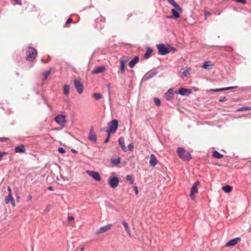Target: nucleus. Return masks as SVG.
<instances>
[{
    "mask_svg": "<svg viewBox=\"0 0 251 251\" xmlns=\"http://www.w3.org/2000/svg\"><path fill=\"white\" fill-rule=\"evenodd\" d=\"M70 86L69 85L65 84L63 86V93L66 96H68L69 94Z\"/></svg>",
    "mask_w": 251,
    "mask_h": 251,
    "instance_id": "obj_29",
    "label": "nucleus"
},
{
    "mask_svg": "<svg viewBox=\"0 0 251 251\" xmlns=\"http://www.w3.org/2000/svg\"><path fill=\"white\" fill-rule=\"evenodd\" d=\"M88 139L91 142L96 143L97 141V137L94 130L93 126L90 127L89 133L88 136Z\"/></svg>",
    "mask_w": 251,
    "mask_h": 251,
    "instance_id": "obj_9",
    "label": "nucleus"
},
{
    "mask_svg": "<svg viewBox=\"0 0 251 251\" xmlns=\"http://www.w3.org/2000/svg\"><path fill=\"white\" fill-rule=\"evenodd\" d=\"M74 217L72 216H68V220L69 222L72 221L74 220Z\"/></svg>",
    "mask_w": 251,
    "mask_h": 251,
    "instance_id": "obj_51",
    "label": "nucleus"
},
{
    "mask_svg": "<svg viewBox=\"0 0 251 251\" xmlns=\"http://www.w3.org/2000/svg\"><path fill=\"white\" fill-rule=\"evenodd\" d=\"M235 1L239 3H241L242 4H246L247 1L246 0H234Z\"/></svg>",
    "mask_w": 251,
    "mask_h": 251,
    "instance_id": "obj_44",
    "label": "nucleus"
},
{
    "mask_svg": "<svg viewBox=\"0 0 251 251\" xmlns=\"http://www.w3.org/2000/svg\"><path fill=\"white\" fill-rule=\"evenodd\" d=\"M126 60L122 59L120 61V70L122 74L125 73Z\"/></svg>",
    "mask_w": 251,
    "mask_h": 251,
    "instance_id": "obj_28",
    "label": "nucleus"
},
{
    "mask_svg": "<svg viewBox=\"0 0 251 251\" xmlns=\"http://www.w3.org/2000/svg\"><path fill=\"white\" fill-rule=\"evenodd\" d=\"M84 250V248L82 247L80 249L81 251H83Z\"/></svg>",
    "mask_w": 251,
    "mask_h": 251,
    "instance_id": "obj_62",
    "label": "nucleus"
},
{
    "mask_svg": "<svg viewBox=\"0 0 251 251\" xmlns=\"http://www.w3.org/2000/svg\"><path fill=\"white\" fill-rule=\"evenodd\" d=\"M118 142L119 145L121 146L122 150L124 152H126L127 150L126 148V147L125 145V139L123 137H120L118 139Z\"/></svg>",
    "mask_w": 251,
    "mask_h": 251,
    "instance_id": "obj_16",
    "label": "nucleus"
},
{
    "mask_svg": "<svg viewBox=\"0 0 251 251\" xmlns=\"http://www.w3.org/2000/svg\"><path fill=\"white\" fill-rule=\"evenodd\" d=\"M133 189L134 190L135 194L136 195L138 194V190L137 187L136 186H133Z\"/></svg>",
    "mask_w": 251,
    "mask_h": 251,
    "instance_id": "obj_47",
    "label": "nucleus"
},
{
    "mask_svg": "<svg viewBox=\"0 0 251 251\" xmlns=\"http://www.w3.org/2000/svg\"><path fill=\"white\" fill-rule=\"evenodd\" d=\"M107 137L106 138V139H105V140L104 141V144H106L107 143H108L110 140V133L109 132H107Z\"/></svg>",
    "mask_w": 251,
    "mask_h": 251,
    "instance_id": "obj_39",
    "label": "nucleus"
},
{
    "mask_svg": "<svg viewBox=\"0 0 251 251\" xmlns=\"http://www.w3.org/2000/svg\"><path fill=\"white\" fill-rule=\"evenodd\" d=\"M223 190L226 193H229L230 192H231L232 190V187L229 185H226L225 186H224L222 187Z\"/></svg>",
    "mask_w": 251,
    "mask_h": 251,
    "instance_id": "obj_30",
    "label": "nucleus"
},
{
    "mask_svg": "<svg viewBox=\"0 0 251 251\" xmlns=\"http://www.w3.org/2000/svg\"><path fill=\"white\" fill-rule=\"evenodd\" d=\"M190 71V68L185 70L184 71H183L182 72L181 76L182 77H186V76H187Z\"/></svg>",
    "mask_w": 251,
    "mask_h": 251,
    "instance_id": "obj_34",
    "label": "nucleus"
},
{
    "mask_svg": "<svg viewBox=\"0 0 251 251\" xmlns=\"http://www.w3.org/2000/svg\"><path fill=\"white\" fill-rule=\"evenodd\" d=\"M127 148H128L127 151H132L134 149V145L132 143H130L128 145Z\"/></svg>",
    "mask_w": 251,
    "mask_h": 251,
    "instance_id": "obj_42",
    "label": "nucleus"
},
{
    "mask_svg": "<svg viewBox=\"0 0 251 251\" xmlns=\"http://www.w3.org/2000/svg\"><path fill=\"white\" fill-rule=\"evenodd\" d=\"M32 196L31 195H28L27 197V201H30L32 200Z\"/></svg>",
    "mask_w": 251,
    "mask_h": 251,
    "instance_id": "obj_56",
    "label": "nucleus"
},
{
    "mask_svg": "<svg viewBox=\"0 0 251 251\" xmlns=\"http://www.w3.org/2000/svg\"><path fill=\"white\" fill-rule=\"evenodd\" d=\"M122 225L124 226L125 231L126 232L127 235L128 236H130V235H131L130 229L129 227L128 224L125 221H123L122 222Z\"/></svg>",
    "mask_w": 251,
    "mask_h": 251,
    "instance_id": "obj_24",
    "label": "nucleus"
},
{
    "mask_svg": "<svg viewBox=\"0 0 251 251\" xmlns=\"http://www.w3.org/2000/svg\"><path fill=\"white\" fill-rule=\"evenodd\" d=\"M119 181L120 179L117 176H110L108 177V184L112 188H116L119 183Z\"/></svg>",
    "mask_w": 251,
    "mask_h": 251,
    "instance_id": "obj_5",
    "label": "nucleus"
},
{
    "mask_svg": "<svg viewBox=\"0 0 251 251\" xmlns=\"http://www.w3.org/2000/svg\"><path fill=\"white\" fill-rule=\"evenodd\" d=\"M73 22V20L71 18H69L67 20L66 22V25H68L70 23H72Z\"/></svg>",
    "mask_w": 251,
    "mask_h": 251,
    "instance_id": "obj_49",
    "label": "nucleus"
},
{
    "mask_svg": "<svg viewBox=\"0 0 251 251\" xmlns=\"http://www.w3.org/2000/svg\"><path fill=\"white\" fill-rule=\"evenodd\" d=\"M175 93L182 96H188L192 93V91L190 89L181 87L175 91Z\"/></svg>",
    "mask_w": 251,
    "mask_h": 251,
    "instance_id": "obj_6",
    "label": "nucleus"
},
{
    "mask_svg": "<svg viewBox=\"0 0 251 251\" xmlns=\"http://www.w3.org/2000/svg\"><path fill=\"white\" fill-rule=\"evenodd\" d=\"M50 73V69L44 72V76L45 79H47L48 78Z\"/></svg>",
    "mask_w": 251,
    "mask_h": 251,
    "instance_id": "obj_41",
    "label": "nucleus"
},
{
    "mask_svg": "<svg viewBox=\"0 0 251 251\" xmlns=\"http://www.w3.org/2000/svg\"><path fill=\"white\" fill-rule=\"evenodd\" d=\"M86 173L96 181H100L101 178L99 173L93 171H87Z\"/></svg>",
    "mask_w": 251,
    "mask_h": 251,
    "instance_id": "obj_8",
    "label": "nucleus"
},
{
    "mask_svg": "<svg viewBox=\"0 0 251 251\" xmlns=\"http://www.w3.org/2000/svg\"><path fill=\"white\" fill-rule=\"evenodd\" d=\"M200 184V182L199 181H196L193 185H195L196 187H198V186Z\"/></svg>",
    "mask_w": 251,
    "mask_h": 251,
    "instance_id": "obj_53",
    "label": "nucleus"
},
{
    "mask_svg": "<svg viewBox=\"0 0 251 251\" xmlns=\"http://www.w3.org/2000/svg\"><path fill=\"white\" fill-rule=\"evenodd\" d=\"M149 163L150 165L153 167L155 166L157 164V160L154 154H151V155Z\"/></svg>",
    "mask_w": 251,
    "mask_h": 251,
    "instance_id": "obj_19",
    "label": "nucleus"
},
{
    "mask_svg": "<svg viewBox=\"0 0 251 251\" xmlns=\"http://www.w3.org/2000/svg\"><path fill=\"white\" fill-rule=\"evenodd\" d=\"M15 1L18 5H22V2L21 0H13Z\"/></svg>",
    "mask_w": 251,
    "mask_h": 251,
    "instance_id": "obj_48",
    "label": "nucleus"
},
{
    "mask_svg": "<svg viewBox=\"0 0 251 251\" xmlns=\"http://www.w3.org/2000/svg\"><path fill=\"white\" fill-rule=\"evenodd\" d=\"M7 154V152H1V151H0V161H1L2 160V157L5 155V154Z\"/></svg>",
    "mask_w": 251,
    "mask_h": 251,
    "instance_id": "obj_46",
    "label": "nucleus"
},
{
    "mask_svg": "<svg viewBox=\"0 0 251 251\" xmlns=\"http://www.w3.org/2000/svg\"><path fill=\"white\" fill-rule=\"evenodd\" d=\"M171 12L172 13V16H174V18L177 19L180 17L179 12H180L177 10L175 7L172 9Z\"/></svg>",
    "mask_w": 251,
    "mask_h": 251,
    "instance_id": "obj_22",
    "label": "nucleus"
},
{
    "mask_svg": "<svg viewBox=\"0 0 251 251\" xmlns=\"http://www.w3.org/2000/svg\"><path fill=\"white\" fill-rule=\"evenodd\" d=\"M126 178L129 181L131 184H133L134 183V180L132 178L130 175H127L126 176Z\"/></svg>",
    "mask_w": 251,
    "mask_h": 251,
    "instance_id": "obj_32",
    "label": "nucleus"
},
{
    "mask_svg": "<svg viewBox=\"0 0 251 251\" xmlns=\"http://www.w3.org/2000/svg\"><path fill=\"white\" fill-rule=\"evenodd\" d=\"M226 100H227V99L226 98V97H222L219 99V101L220 102H225V101H226Z\"/></svg>",
    "mask_w": 251,
    "mask_h": 251,
    "instance_id": "obj_45",
    "label": "nucleus"
},
{
    "mask_svg": "<svg viewBox=\"0 0 251 251\" xmlns=\"http://www.w3.org/2000/svg\"><path fill=\"white\" fill-rule=\"evenodd\" d=\"M7 190L8 191L9 194H12V190L9 186L8 187Z\"/></svg>",
    "mask_w": 251,
    "mask_h": 251,
    "instance_id": "obj_57",
    "label": "nucleus"
},
{
    "mask_svg": "<svg viewBox=\"0 0 251 251\" xmlns=\"http://www.w3.org/2000/svg\"><path fill=\"white\" fill-rule=\"evenodd\" d=\"M212 66H213V64L211 63V62L210 61L207 60L203 62L201 67L204 69H208V67Z\"/></svg>",
    "mask_w": 251,
    "mask_h": 251,
    "instance_id": "obj_27",
    "label": "nucleus"
},
{
    "mask_svg": "<svg viewBox=\"0 0 251 251\" xmlns=\"http://www.w3.org/2000/svg\"><path fill=\"white\" fill-rule=\"evenodd\" d=\"M167 18H169V19H172V18H174V16H172V15L171 16H168Z\"/></svg>",
    "mask_w": 251,
    "mask_h": 251,
    "instance_id": "obj_61",
    "label": "nucleus"
},
{
    "mask_svg": "<svg viewBox=\"0 0 251 251\" xmlns=\"http://www.w3.org/2000/svg\"><path fill=\"white\" fill-rule=\"evenodd\" d=\"M251 110V106H243L241 107L238 109H237V111H245V110Z\"/></svg>",
    "mask_w": 251,
    "mask_h": 251,
    "instance_id": "obj_31",
    "label": "nucleus"
},
{
    "mask_svg": "<svg viewBox=\"0 0 251 251\" xmlns=\"http://www.w3.org/2000/svg\"><path fill=\"white\" fill-rule=\"evenodd\" d=\"M58 151L61 154H64L66 152V150L65 149L62 147H59L58 149Z\"/></svg>",
    "mask_w": 251,
    "mask_h": 251,
    "instance_id": "obj_40",
    "label": "nucleus"
},
{
    "mask_svg": "<svg viewBox=\"0 0 251 251\" xmlns=\"http://www.w3.org/2000/svg\"><path fill=\"white\" fill-rule=\"evenodd\" d=\"M169 3L172 5L177 10L180 12H182V8L175 1V0H167Z\"/></svg>",
    "mask_w": 251,
    "mask_h": 251,
    "instance_id": "obj_20",
    "label": "nucleus"
},
{
    "mask_svg": "<svg viewBox=\"0 0 251 251\" xmlns=\"http://www.w3.org/2000/svg\"><path fill=\"white\" fill-rule=\"evenodd\" d=\"M48 190H50V191H52L53 190V187L52 186H49L48 188Z\"/></svg>",
    "mask_w": 251,
    "mask_h": 251,
    "instance_id": "obj_58",
    "label": "nucleus"
},
{
    "mask_svg": "<svg viewBox=\"0 0 251 251\" xmlns=\"http://www.w3.org/2000/svg\"><path fill=\"white\" fill-rule=\"evenodd\" d=\"M36 50L32 47L29 46L26 50V60L28 61H33L37 56Z\"/></svg>",
    "mask_w": 251,
    "mask_h": 251,
    "instance_id": "obj_2",
    "label": "nucleus"
},
{
    "mask_svg": "<svg viewBox=\"0 0 251 251\" xmlns=\"http://www.w3.org/2000/svg\"><path fill=\"white\" fill-rule=\"evenodd\" d=\"M105 69V67L103 66H98L95 68V69L92 71V74H97L102 73Z\"/></svg>",
    "mask_w": 251,
    "mask_h": 251,
    "instance_id": "obj_18",
    "label": "nucleus"
},
{
    "mask_svg": "<svg viewBox=\"0 0 251 251\" xmlns=\"http://www.w3.org/2000/svg\"><path fill=\"white\" fill-rule=\"evenodd\" d=\"M121 161V159L120 157L117 158H112L110 160V162L114 166L118 165Z\"/></svg>",
    "mask_w": 251,
    "mask_h": 251,
    "instance_id": "obj_25",
    "label": "nucleus"
},
{
    "mask_svg": "<svg viewBox=\"0 0 251 251\" xmlns=\"http://www.w3.org/2000/svg\"><path fill=\"white\" fill-rule=\"evenodd\" d=\"M0 140L2 141H5L7 140H8V138H5V137H1V138H0Z\"/></svg>",
    "mask_w": 251,
    "mask_h": 251,
    "instance_id": "obj_54",
    "label": "nucleus"
},
{
    "mask_svg": "<svg viewBox=\"0 0 251 251\" xmlns=\"http://www.w3.org/2000/svg\"><path fill=\"white\" fill-rule=\"evenodd\" d=\"M238 88V86H235L224 87V91H226V90H231V89H235V88Z\"/></svg>",
    "mask_w": 251,
    "mask_h": 251,
    "instance_id": "obj_43",
    "label": "nucleus"
},
{
    "mask_svg": "<svg viewBox=\"0 0 251 251\" xmlns=\"http://www.w3.org/2000/svg\"><path fill=\"white\" fill-rule=\"evenodd\" d=\"M94 97L96 100H100L102 98V95L99 93H94L93 95Z\"/></svg>",
    "mask_w": 251,
    "mask_h": 251,
    "instance_id": "obj_33",
    "label": "nucleus"
},
{
    "mask_svg": "<svg viewBox=\"0 0 251 251\" xmlns=\"http://www.w3.org/2000/svg\"><path fill=\"white\" fill-rule=\"evenodd\" d=\"M168 49H169V53L171 52L174 53L176 51V48L171 47L170 45H168Z\"/></svg>",
    "mask_w": 251,
    "mask_h": 251,
    "instance_id": "obj_36",
    "label": "nucleus"
},
{
    "mask_svg": "<svg viewBox=\"0 0 251 251\" xmlns=\"http://www.w3.org/2000/svg\"><path fill=\"white\" fill-rule=\"evenodd\" d=\"M211 15V13L209 12L206 11L205 12L204 15H205V19H206L207 18V17L208 16H210Z\"/></svg>",
    "mask_w": 251,
    "mask_h": 251,
    "instance_id": "obj_50",
    "label": "nucleus"
},
{
    "mask_svg": "<svg viewBox=\"0 0 251 251\" xmlns=\"http://www.w3.org/2000/svg\"><path fill=\"white\" fill-rule=\"evenodd\" d=\"M198 192V187H196L195 185H193L190 192V197L192 199L194 200L195 199L194 195L197 193Z\"/></svg>",
    "mask_w": 251,
    "mask_h": 251,
    "instance_id": "obj_21",
    "label": "nucleus"
},
{
    "mask_svg": "<svg viewBox=\"0 0 251 251\" xmlns=\"http://www.w3.org/2000/svg\"><path fill=\"white\" fill-rule=\"evenodd\" d=\"M100 20H101V21H102L103 22H105V18H104L101 17V18H100Z\"/></svg>",
    "mask_w": 251,
    "mask_h": 251,
    "instance_id": "obj_60",
    "label": "nucleus"
},
{
    "mask_svg": "<svg viewBox=\"0 0 251 251\" xmlns=\"http://www.w3.org/2000/svg\"><path fill=\"white\" fill-rule=\"evenodd\" d=\"M212 156L213 157L216 158V159H221L222 158L224 155L220 153L218 151H214L212 152Z\"/></svg>",
    "mask_w": 251,
    "mask_h": 251,
    "instance_id": "obj_26",
    "label": "nucleus"
},
{
    "mask_svg": "<svg viewBox=\"0 0 251 251\" xmlns=\"http://www.w3.org/2000/svg\"><path fill=\"white\" fill-rule=\"evenodd\" d=\"M224 91V88L212 89L210 90V91L212 92H220Z\"/></svg>",
    "mask_w": 251,
    "mask_h": 251,
    "instance_id": "obj_38",
    "label": "nucleus"
},
{
    "mask_svg": "<svg viewBox=\"0 0 251 251\" xmlns=\"http://www.w3.org/2000/svg\"><path fill=\"white\" fill-rule=\"evenodd\" d=\"M54 120L56 123L62 125L66 122V116L61 114H58L55 117Z\"/></svg>",
    "mask_w": 251,
    "mask_h": 251,
    "instance_id": "obj_11",
    "label": "nucleus"
},
{
    "mask_svg": "<svg viewBox=\"0 0 251 251\" xmlns=\"http://www.w3.org/2000/svg\"><path fill=\"white\" fill-rule=\"evenodd\" d=\"M154 103L156 104L157 106H160L161 104V100L158 98H155L154 99Z\"/></svg>",
    "mask_w": 251,
    "mask_h": 251,
    "instance_id": "obj_35",
    "label": "nucleus"
},
{
    "mask_svg": "<svg viewBox=\"0 0 251 251\" xmlns=\"http://www.w3.org/2000/svg\"><path fill=\"white\" fill-rule=\"evenodd\" d=\"M15 151L17 153H24L25 151V148L23 144L17 146L15 147Z\"/></svg>",
    "mask_w": 251,
    "mask_h": 251,
    "instance_id": "obj_17",
    "label": "nucleus"
},
{
    "mask_svg": "<svg viewBox=\"0 0 251 251\" xmlns=\"http://www.w3.org/2000/svg\"><path fill=\"white\" fill-rule=\"evenodd\" d=\"M139 57L138 56H135L129 62L128 65L130 68H133L135 65L139 62Z\"/></svg>",
    "mask_w": 251,
    "mask_h": 251,
    "instance_id": "obj_14",
    "label": "nucleus"
},
{
    "mask_svg": "<svg viewBox=\"0 0 251 251\" xmlns=\"http://www.w3.org/2000/svg\"><path fill=\"white\" fill-rule=\"evenodd\" d=\"M106 87L108 89V93H109V95L110 94V85L109 84H107L106 85Z\"/></svg>",
    "mask_w": 251,
    "mask_h": 251,
    "instance_id": "obj_52",
    "label": "nucleus"
},
{
    "mask_svg": "<svg viewBox=\"0 0 251 251\" xmlns=\"http://www.w3.org/2000/svg\"><path fill=\"white\" fill-rule=\"evenodd\" d=\"M176 94L173 88H170L165 94V97L168 100H171L174 98V95Z\"/></svg>",
    "mask_w": 251,
    "mask_h": 251,
    "instance_id": "obj_13",
    "label": "nucleus"
},
{
    "mask_svg": "<svg viewBox=\"0 0 251 251\" xmlns=\"http://www.w3.org/2000/svg\"><path fill=\"white\" fill-rule=\"evenodd\" d=\"M5 202L6 204L10 202L13 206H15V203L12 197V194H8V195L5 199Z\"/></svg>",
    "mask_w": 251,
    "mask_h": 251,
    "instance_id": "obj_15",
    "label": "nucleus"
},
{
    "mask_svg": "<svg viewBox=\"0 0 251 251\" xmlns=\"http://www.w3.org/2000/svg\"><path fill=\"white\" fill-rule=\"evenodd\" d=\"M152 51L153 50L151 47H147L146 48V52L144 55V58H149L150 57L151 54L152 53Z\"/></svg>",
    "mask_w": 251,
    "mask_h": 251,
    "instance_id": "obj_23",
    "label": "nucleus"
},
{
    "mask_svg": "<svg viewBox=\"0 0 251 251\" xmlns=\"http://www.w3.org/2000/svg\"><path fill=\"white\" fill-rule=\"evenodd\" d=\"M157 73V72H152L149 75L147 76V79H151L152 78L153 76H154Z\"/></svg>",
    "mask_w": 251,
    "mask_h": 251,
    "instance_id": "obj_37",
    "label": "nucleus"
},
{
    "mask_svg": "<svg viewBox=\"0 0 251 251\" xmlns=\"http://www.w3.org/2000/svg\"><path fill=\"white\" fill-rule=\"evenodd\" d=\"M119 122L118 120L113 119L108 123L109 129L107 130V132L114 133L118 128Z\"/></svg>",
    "mask_w": 251,
    "mask_h": 251,
    "instance_id": "obj_3",
    "label": "nucleus"
},
{
    "mask_svg": "<svg viewBox=\"0 0 251 251\" xmlns=\"http://www.w3.org/2000/svg\"><path fill=\"white\" fill-rule=\"evenodd\" d=\"M74 85L75 89L79 94L82 93L84 89V87L82 83L80 80L75 79L74 80Z\"/></svg>",
    "mask_w": 251,
    "mask_h": 251,
    "instance_id": "obj_7",
    "label": "nucleus"
},
{
    "mask_svg": "<svg viewBox=\"0 0 251 251\" xmlns=\"http://www.w3.org/2000/svg\"><path fill=\"white\" fill-rule=\"evenodd\" d=\"M131 16H132V14L131 13L128 14V15H127V19H128Z\"/></svg>",
    "mask_w": 251,
    "mask_h": 251,
    "instance_id": "obj_59",
    "label": "nucleus"
},
{
    "mask_svg": "<svg viewBox=\"0 0 251 251\" xmlns=\"http://www.w3.org/2000/svg\"><path fill=\"white\" fill-rule=\"evenodd\" d=\"M100 130H101V131H104V129H100Z\"/></svg>",
    "mask_w": 251,
    "mask_h": 251,
    "instance_id": "obj_63",
    "label": "nucleus"
},
{
    "mask_svg": "<svg viewBox=\"0 0 251 251\" xmlns=\"http://www.w3.org/2000/svg\"><path fill=\"white\" fill-rule=\"evenodd\" d=\"M71 152H72V153H74V154H76V153H77V151H76L74 149H72L71 150Z\"/></svg>",
    "mask_w": 251,
    "mask_h": 251,
    "instance_id": "obj_55",
    "label": "nucleus"
},
{
    "mask_svg": "<svg viewBox=\"0 0 251 251\" xmlns=\"http://www.w3.org/2000/svg\"><path fill=\"white\" fill-rule=\"evenodd\" d=\"M112 226L111 224H109L106 226H101L94 233L95 234H98L101 233L106 232L111 228Z\"/></svg>",
    "mask_w": 251,
    "mask_h": 251,
    "instance_id": "obj_10",
    "label": "nucleus"
},
{
    "mask_svg": "<svg viewBox=\"0 0 251 251\" xmlns=\"http://www.w3.org/2000/svg\"><path fill=\"white\" fill-rule=\"evenodd\" d=\"M168 45L169 44L165 45L164 44L160 43L157 45V49L158 50L159 54L165 55L169 53Z\"/></svg>",
    "mask_w": 251,
    "mask_h": 251,
    "instance_id": "obj_4",
    "label": "nucleus"
},
{
    "mask_svg": "<svg viewBox=\"0 0 251 251\" xmlns=\"http://www.w3.org/2000/svg\"><path fill=\"white\" fill-rule=\"evenodd\" d=\"M176 152L183 161H189L192 158L191 153L183 148L178 147L176 149Z\"/></svg>",
    "mask_w": 251,
    "mask_h": 251,
    "instance_id": "obj_1",
    "label": "nucleus"
},
{
    "mask_svg": "<svg viewBox=\"0 0 251 251\" xmlns=\"http://www.w3.org/2000/svg\"><path fill=\"white\" fill-rule=\"evenodd\" d=\"M241 240V239L239 237L233 238L227 241L226 244V247L234 246L235 245H236L238 242H239Z\"/></svg>",
    "mask_w": 251,
    "mask_h": 251,
    "instance_id": "obj_12",
    "label": "nucleus"
}]
</instances>
